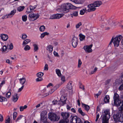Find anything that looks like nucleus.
<instances>
[{"mask_svg":"<svg viewBox=\"0 0 123 123\" xmlns=\"http://www.w3.org/2000/svg\"><path fill=\"white\" fill-rule=\"evenodd\" d=\"M31 49L30 46L28 45H26L24 48V50L25 51H27L30 50Z\"/></svg>","mask_w":123,"mask_h":123,"instance_id":"nucleus-39","label":"nucleus"},{"mask_svg":"<svg viewBox=\"0 0 123 123\" xmlns=\"http://www.w3.org/2000/svg\"><path fill=\"white\" fill-rule=\"evenodd\" d=\"M69 120H67L64 119H62L60 120L59 123H69Z\"/></svg>","mask_w":123,"mask_h":123,"instance_id":"nucleus-33","label":"nucleus"},{"mask_svg":"<svg viewBox=\"0 0 123 123\" xmlns=\"http://www.w3.org/2000/svg\"><path fill=\"white\" fill-rule=\"evenodd\" d=\"M52 84L51 83H49V84H48V85L47 86L46 88H45L43 90L44 91H46V90L48 91V87L50 86H52Z\"/></svg>","mask_w":123,"mask_h":123,"instance_id":"nucleus-46","label":"nucleus"},{"mask_svg":"<svg viewBox=\"0 0 123 123\" xmlns=\"http://www.w3.org/2000/svg\"><path fill=\"white\" fill-rule=\"evenodd\" d=\"M70 123H83L80 119L76 116L70 117Z\"/></svg>","mask_w":123,"mask_h":123,"instance_id":"nucleus-7","label":"nucleus"},{"mask_svg":"<svg viewBox=\"0 0 123 123\" xmlns=\"http://www.w3.org/2000/svg\"><path fill=\"white\" fill-rule=\"evenodd\" d=\"M55 89H54L53 88L52 89H51L49 90L48 89V90L47 91L46 90V91H44V92H45L46 91H47V92L46 93V94H47V95H46V96L48 95L49 94H51L52 93L55 91Z\"/></svg>","mask_w":123,"mask_h":123,"instance_id":"nucleus-24","label":"nucleus"},{"mask_svg":"<svg viewBox=\"0 0 123 123\" xmlns=\"http://www.w3.org/2000/svg\"><path fill=\"white\" fill-rule=\"evenodd\" d=\"M93 4L96 7L99 6L102 4V2L101 1H95Z\"/></svg>","mask_w":123,"mask_h":123,"instance_id":"nucleus-17","label":"nucleus"},{"mask_svg":"<svg viewBox=\"0 0 123 123\" xmlns=\"http://www.w3.org/2000/svg\"><path fill=\"white\" fill-rule=\"evenodd\" d=\"M110 98L108 95H106L104 98V101L105 103H108L109 102Z\"/></svg>","mask_w":123,"mask_h":123,"instance_id":"nucleus-19","label":"nucleus"},{"mask_svg":"<svg viewBox=\"0 0 123 123\" xmlns=\"http://www.w3.org/2000/svg\"><path fill=\"white\" fill-rule=\"evenodd\" d=\"M118 89L120 91H122L123 89V84H122L120 86Z\"/></svg>","mask_w":123,"mask_h":123,"instance_id":"nucleus-59","label":"nucleus"},{"mask_svg":"<svg viewBox=\"0 0 123 123\" xmlns=\"http://www.w3.org/2000/svg\"><path fill=\"white\" fill-rule=\"evenodd\" d=\"M44 73H43L39 72L37 73L36 74V75L38 77H42Z\"/></svg>","mask_w":123,"mask_h":123,"instance_id":"nucleus-36","label":"nucleus"},{"mask_svg":"<svg viewBox=\"0 0 123 123\" xmlns=\"http://www.w3.org/2000/svg\"><path fill=\"white\" fill-rule=\"evenodd\" d=\"M23 117V116L22 115H20L17 118L16 120V121H18L19 120H20Z\"/></svg>","mask_w":123,"mask_h":123,"instance_id":"nucleus-55","label":"nucleus"},{"mask_svg":"<svg viewBox=\"0 0 123 123\" xmlns=\"http://www.w3.org/2000/svg\"><path fill=\"white\" fill-rule=\"evenodd\" d=\"M38 78L36 79V81H42L43 80V79L42 77H38Z\"/></svg>","mask_w":123,"mask_h":123,"instance_id":"nucleus-51","label":"nucleus"},{"mask_svg":"<svg viewBox=\"0 0 123 123\" xmlns=\"http://www.w3.org/2000/svg\"><path fill=\"white\" fill-rule=\"evenodd\" d=\"M49 34V33L47 32H45L42 34L40 37L41 38H42L44 37L45 35H48Z\"/></svg>","mask_w":123,"mask_h":123,"instance_id":"nucleus-31","label":"nucleus"},{"mask_svg":"<svg viewBox=\"0 0 123 123\" xmlns=\"http://www.w3.org/2000/svg\"><path fill=\"white\" fill-rule=\"evenodd\" d=\"M22 18L23 21L25 22L27 20V16L26 15H24L22 16Z\"/></svg>","mask_w":123,"mask_h":123,"instance_id":"nucleus-45","label":"nucleus"},{"mask_svg":"<svg viewBox=\"0 0 123 123\" xmlns=\"http://www.w3.org/2000/svg\"><path fill=\"white\" fill-rule=\"evenodd\" d=\"M63 16V14H56L51 15L50 19H59L61 18Z\"/></svg>","mask_w":123,"mask_h":123,"instance_id":"nucleus-13","label":"nucleus"},{"mask_svg":"<svg viewBox=\"0 0 123 123\" xmlns=\"http://www.w3.org/2000/svg\"><path fill=\"white\" fill-rule=\"evenodd\" d=\"M78 111L79 113H80L82 116H84L85 115V113L83 112L81 108H79L78 110Z\"/></svg>","mask_w":123,"mask_h":123,"instance_id":"nucleus-38","label":"nucleus"},{"mask_svg":"<svg viewBox=\"0 0 123 123\" xmlns=\"http://www.w3.org/2000/svg\"><path fill=\"white\" fill-rule=\"evenodd\" d=\"M16 12V10L15 9H14L10 13L8 14L9 16V17L11 18L15 14Z\"/></svg>","mask_w":123,"mask_h":123,"instance_id":"nucleus-20","label":"nucleus"},{"mask_svg":"<svg viewBox=\"0 0 123 123\" xmlns=\"http://www.w3.org/2000/svg\"><path fill=\"white\" fill-rule=\"evenodd\" d=\"M123 38L121 35H119L114 38L113 37V43L114 46L115 47H118L119 45V42Z\"/></svg>","mask_w":123,"mask_h":123,"instance_id":"nucleus-6","label":"nucleus"},{"mask_svg":"<svg viewBox=\"0 0 123 123\" xmlns=\"http://www.w3.org/2000/svg\"><path fill=\"white\" fill-rule=\"evenodd\" d=\"M46 120V118L45 116H41V121L43 122V123L45 122Z\"/></svg>","mask_w":123,"mask_h":123,"instance_id":"nucleus-30","label":"nucleus"},{"mask_svg":"<svg viewBox=\"0 0 123 123\" xmlns=\"http://www.w3.org/2000/svg\"><path fill=\"white\" fill-rule=\"evenodd\" d=\"M27 37V36L26 34H23L22 36V39H25Z\"/></svg>","mask_w":123,"mask_h":123,"instance_id":"nucleus-54","label":"nucleus"},{"mask_svg":"<svg viewBox=\"0 0 123 123\" xmlns=\"http://www.w3.org/2000/svg\"><path fill=\"white\" fill-rule=\"evenodd\" d=\"M1 37V39L4 41L6 40L8 38L7 35L5 34H2Z\"/></svg>","mask_w":123,"mask_h":123,"instance_id":"nucleus-18","label":"nucleus"},{"mask_svg":"<svg viewBox=\"0 0 123 123\" xmlns=\"http://www.w3.org/2000/svg\"><path fill=\"white\" fill-rule=\"evenodd\" d=\"M87 7L88 9L87 11L88 12L94 11L96 9L93 3L88 5Z\"/></svg>","mask_w":123,"mask_h":123,"instance_id":"nucleus-11","label":"nucleus"},{"mask_svg":"<svg viewBox=\"0 0 123 123\" xmlns=\"http://www.w3.org/2000/svg\"><path fill=\"white\" fill-rule=\"evenodd\" d=\"M111 81V80L110 79L107 80L105 81V84L106 85L110 83Z\"/></svg>","mask_w":123,"mask_h":123,"instance_id":"nucleus-57","label":"nucleus"},{"mask_svg":"<svg viewBox=\"0 0 123 123\" xmlns=\"http://www.w3.org/2000/svg\"><path fill=\"white\" fill-rule=\"evenodd\" d=\"M47 112L46 111H42L41 113V116H45L47 114Z\"/></svg>","mask_w":123,"mask_h":123,"instance_id":"nucleus-37","label":"nucleus"},{"mask_svg":"<svg viewBox=\"0 0 123 123\" xmlns=\"http://www.w3.org/2000/svg\"><path fill=\"white\" fill-rule=\"evenodd\" d=\"M5 83V80H3L2 81L1 83L0 84V89L3 86V85Z\"/></svg>","mask_w":123,"mask_h":123,"instance_id":"nucleus-58","label":"nucleus"},{"mask_svg":"<svg viewBox=\"0 0 123 123\" xmlns=\"http://www.w3.org/2000/svg\"><path fill=\"white\" fill-rule=\"evenodd\" d=\"M93 45L91 44L89 45H86L84 46L83 47L84 50L86 53H91L92 51V50L91 48Z\"/></svg>","mask_w":123,"mask_h":123,"instance_id":"nucleus-9","label":"nucleus"},{"mask_svg":"<svg viewBox=\"0 0 123 123\" xmlns=\"http://www.w3.org/2000/svg\"><path fill=\"white\" fill-rule=\"evenodd\" d=\"M72 81H70L68 83L67 88L69 90H71L72 88Z\"/></svg>","mask_w":123,"mask_h":123,"instance_id":"nucleus-27","label":"nucleus"},{"mask_svg":"<svg viewBox=\"0 0 123 123\" xmlns=\"http://www.w3.org/2000/svg\"><path fill=\"white\" fill-rule=\"evenodd\" d=\"M47 49L50 52H51L53 50V47L52 46L50 45L47 47Z\"/></svg>","mask_w":123,"mask_h":123,"instance_id":"nucleus-28","label":"nucleus"},{"mask_svg":"<svg viewBox=\"0 0 123 123\" xmlns=\"http://www.w3.org/2000/svg\"><path fill=\"white\" fill-rule=\"evenodd\" d=\"M11 92H7V93L6 94V97L7 98H9L10 97L11 95Z\"/></svg>","mask_w":123,"mask_h":123,"instance_id":"nucleus-47","label":"nucleus"},{"mask_svg":"<svg viewBox=\"0 0 123 123\" xmlns=\"http://www.w3.org/2000/svg\"><path fill=\"white\" fill-rule=\"evenodd\" d=\"M7 99L6 98L0 95V102H3L7 101Z\"/></svg>","mask_w":123,"mask_h":123,"instance_id":"nucleus-32","label":"nucleus"},{"mask_svg":"<svg viewBox=\"0 0 123 123\" xmlns=\"http://www.w3.org/2000/svg\"><path fill=\"white\" fill-rule=\"evenodd\" d=\"M20 81V83L23 85L25 83L26 81V79L25 78H20L19 79Z\"/></svg>","mask_w":123,"mask_h":123,"instance_id":"nucleus-25","label":"nucleus"},{"mask_svg":"<svg viewBox=\"0 0 123 123\" xmlns=\"http://www.w3.org/2000/svg\"><path fill=\"white\" fill-rule=\"evenodd\" d=\"M25 8L24 6H20L18 7L17 9L20 12L23 10Z\"/></svg>","mask_w":123,"mask_h":123,"instance_id":"nucleus-41","label":"nucleus"},{"mask_svg":"<svg viewBox=\"0 0 123 123\" xmlns=\"http://www.w3.org/2000/svg\"><path fill=\"white\" fill-rule=\"evenodd\" d=\"M8 48L11 50L13 48V46L12 43H11L10 44H9L7 46Z\"/></svg>","mask_w":123,"mask_h":123,"instance_id":"nucleus-43","label":"nucleus"},{"mask_svg":"<svg viewBox=\"0 0 123 123\" xmlns=\"http://www.w3.org/2000/svg\"><path fill=\"white\" fill-rule=\"evenodd\" d=\"M87 10L86 8L84 9L83 10H82L80 11V14L81 15L84 14L85 12Z\"/></svg>","mask_w":123,"mask_h":123,"instance_id":"nucleus-42","label":"nucleus"},{"mask_svg":"<svg viewBox=\"0 0 123 123\" xmlns=\"http://www.w3.org/2000/svg\"><path fill=\"white\" fill-rule=\"evenodd\" d=\"M36 8V6H30V11H29V9L28 8H27V10L26 11V12H28V13H29L30 12L32 11V10H34Z\"/></svg>","mask_w":123,"mask_h":123,"instance_id":"nucleus-21","label":"nucleus"},{"mask_svg":"<svg viewBox=\"0 0 123 123\" xmlns=\"http://www.w3.org/2000/svg\"><path fill=\"white\" fill-rule=\"evenodd\" d=\"M27 106L26 105H25L24 106H20L19 107L20 111H22L24 109H26L27 108Z\"/></svg>","mask_w":123,"mask_h":123,"instance_id":"nucleus-34","label":"nucleus"},{"mask_svg":"<svg viewBox=\"0 0 123 123\" xmlns=\"http://www.w3.org/2000/svg\"><path fill=\"white\" fill-rule=\"evenodd\" d=\"M123 111H121L119 110L118 113L117 114H114L113 115V119L114 121L116 122H123Z\"/></svg>","mask_w":123,"mask_h":123,"instance_id":"nucleus-4","label":"nucleus"},{"mask_svg":"<svg viewBox=\"0 0 123 123\" xmlns=\"http://www.w3.org/2000/svg\"><path fill=\"white\" fill-rule=\"evenodd\" d=\"M65 95L64 96L62 95V96L60 99L61 101L62 102L63 105H64L65 104L66 102L67 99V98L66 97V96H67V94H65Z\"/></svg>","mask_w":123,"mask_h":123,"instance_id":"nucleus-14","label":"nucleus"},{"mask_svg":"<svg viewBox=\"0 0 123 123\" xmlns=\"http://www.w3.org/2000/svg\"><path fill=\"white\" fill-rule=\"evenodd\" d=\"M71 42L74 48H75L78 44V39L74 36L73 35L72 39Z\"/></svg>","mask_w":123,"mask_h":123,"instance_id":"nucleus-8","label":"nucleus"},{"mask_svg":"<svg viewBox=\"0 0 123 123\" xmlns=\"http://www.w3.org/2000/svg\"><path fill=\"white\" fill-rule=\"evenodd\" d=\"M8 118L6 120V123H10V116H8Z\"/></svg>","mask_w":123,"mask_h":123,"instance_id":"nucleus-49","label":"nucleus"},{"mask_svg":"<svg viewBox=\"0 0 123 123\" xmlns=\"http://www.w3.org/2000/svg\"><path fill=\"white\" fill-rule=\"evenodd\" d=\"M24 86V85H23L20 88H19L18 90V92H20L23 89Z\"/></svg>","mask_w":123,"mask_h":123,"instance_id":"nucleus-61","label":"nucleus"},{"mask_svg":"<svg viewBox=\"0 0 123 123\" xmlns=\"http://www.w3.org/2000/svg\"><path fill=\"white\" fill-rule=\"evenodd\" d=\"M9 15H5L4 16H3L2 17V18L3 19H4L5 18H10V17H9Z\"/></svg>","mask_w":123,"mask_h":123,"instance_id":"nucleus-53","label":"nucleus"},{"mask_svg":"<svg viewBox=\"0 0 123 123\" xmlns=\"http://www.w3.org/2000/svg\"><path fill=\"white\" fill-rule=\"evenodd\" d=\"M97 68L96 67L94 68L93 71H91L90 72V74H92L95 73L97 71Z\"/></svg>","mask_w":123,"mask_h":123,"instance_id":"nucleus-40","label":"nucleus"},{"mask_svg":"<svg viewBox=\"0 0 123 123\" xmlns=\"http://www.w3.org/2000/svg\"><path fill=\"white\" fill-rule=\"evenodd\" d=\"M53 103L54 105H55L57 104L58 102V101L57 100H54L53 102Z\"/></svg>","mask_w":123,"mask_h":123,"instance_id":"nucleus-64","label":"nucleus"},{"mask_svg":"<svg viewBox=\"0 0 123 123\" xmlns=\"http://www.w3.org/2000/svg\"><path fill=\"white\" fill-rule=\"evenodd\" d=\"M102 123H108L110 117V113L109 110H105L101 116Z\"/></svg>","mask_w":123,"mask_h":123,"instance_id":"nucleus-3","label":"nucleus"},{"mask_svg":"<svg viewBox=\"0 0 123 123\" xmlns=\"http://www.w3.org/2000/svg\"><path fill=\"white\" fill-rule=\"evenodd\" d=\"M7 49V47L6 45L4 46L2 49V51H5Z\"/></svg>","mask_w":123,"mask_h":123,"instance_id":"nucleus-60","label":"nucleus"},{"mask_svg":"<svg viewBox=\"0 0 123 123\" xmlns=\"http://www.w3.org/2000/svg\"><path fill=\"white\" fill-rule=\"evenodd\" d=\"M33 46L34 48V52L37 51L39 49L37 45L36 44H34L33 45Z\"/></svg>","mask_w":123,"mask_h":123,"instance_id":"nucleus-29","label":"nucleus"},{"mask_svg":"<svg viewBox=\"0 0 123 123\" xmlns=\"http://www.w3.org/2000/svg\"><path fill=\"white\" fill-rule=\"evenodd\" d=\"M70 0L77 4H82L84 2V0Z\"/></svg>","mask_w":123,"mask_h":123,"instance_id":"nucleus-15","label":"nucleus"},{"mask_svg":"<svg viewBox=\"0 0 123 123\" xmlns=\"http://www.w3.org/2000/svg\"><path fill=\"white\" fill-rule=\"evenodd\" d=\"M48 118L51 121L55 122L58 121L60 119L59 116L54 113L50 112L48 114Z\"/></svg>","mask_w":123,"mask_h":123,"instance_id":"nucleus-5","label":"nucleus"},{"mask_svg":"<svg viewBox=\"0 0 123 123\" xmlns=\"http://www.w3.org/2000/svg\"><path fill=\"white\" fill-rule=\"evenodd\" d=\"M82 63V62H81L80 60V59H79L78 60V68L80 67Z\"/></svg>","mask_w":123,"mask_h":123,"instance_id":"nucleus-48","label":"nucleus"},{"mask_svg":"<svg viewBox=\"0 0 123 123\" xmlns=\"http://www.w3.org/2000/svg\"><path fill=\"white\" fill-rule=\"evenodd\" d=\"M112 42L113 43V37H112V39L111 40V41H110V43H109V44L108 45L109 46H111V45Z\"/></svg>","mask_w":123,"mask_h":123,"instance_id":"nucleus-62","label":"nucleus"},{"mask_svg":"<svg viewBox=\"0 0 123 123\" xmlns=\"http://www.w3.org/2000/svg\"><path fill=\"white\" fill-rule=\"evenodd\" d=\"M31 41V40L30 39H27L24 40L22 43V45L23 46H25L26 44L28 43Z\"/></svg>","mask_w":123,"mask_h":123,"instance_id":"nucleus-22","label":"nucleus"},{"mask_svg":"<svg viewBox=\"0 0 123 123\" xmlns=\"http://www.w3.org/2000/svg\"><path fill=\"white\" fill-rule=\"evenodd\" d=\"M48 69V65L47 64H45L44 68V70H47Z\"/></svg>","mask_w":123,"mask_h":123,"instance_id":"nucleus-56","label":"nucleus"},{"mask_svg":"<svg viewBox=\"0 0 123 123\" xmlns=\"http://www.w3.org/2000/svg\"><path fill=\"white\" fill-rule=\"evenodd\" d=\"M79 36L80 37V41L84 40L85 38V36L81 33L80 34H79Z\"/></svg>","mask_w":123,"mask_h":123,"instance_id":"nucleus-26","label":"nucleus"},{"mask_svg":"<svg viewBox=\"0 0 123 123\" xmlns=\"http://www.w3.org/2000/svg\"><path fill=\"white\" fill-rule=\"evenodd\" d=\"M82 106L85 108L84 109L86 110L87 111H89V109H90V107L89 106L82 103Z\"/></svg>","mask_w":123,"mask_h":123,"instance_id":"nucleus-23","label":"nucleus"},{"mask_svg":"<svg viewBox=\"0 0 123 123\" xmlns=\"http://www.w3.org/2000/svg\"><path fill=\"white\" fill-rule=\"evenodd\" d=\"M82 25L81 23V22H80L78 23L76 25V28H79L80 26L81 25Z\"/></svg>","mask_w":123,"mask_h":123,"instance_id":"nucleus-52","label":"nucleus"},{"mask_svg":"<svg viewBox=\"0 0 123 123\" xmlns=\"http://www.w3.org/2000/svg\"><path fill=\"white\" fill-rule=\"evenodd\" d=\"M55 71L56 74L58 76H61V74L60 69H57L55 70Z\"/></svg>","mask_w":123,"mask_h":123,"instance_id":"nucleus-35","label":"nucleus"},{"mask_svg":"<svg viewBox=\"0 0 123 123\" xmlns=\"http://www.w3.org/2000/svg\"><path fill=\"white\" fill-rule=\"evenodd\" d=\"M19 96L17 93L14 94L12 99L13 101L14 102H15L17 101L19 98Z\"/></svg>","mask_w":123,"mask_h":123,"instance_id":"nucleus-16","label":"nucleus"},{"mask_svg":"<svg viewBox=\"0 0 123 123\" xmlns=\"http://www.w3.org/2000/svg\"><path fill=\"white\" fill-rule=\"evenodd\" d=\"M29 17L32 21L35 20L39 17V15L38 13L35 14L33 13H31L29 15Z\"/></svg>","mask_w":123,"mask_h":123,"instance_id":"nucleus-12","label":"nucleus"},{"mask_svg":"<svg viewBox=\"0 0 123 123\" xmlns=\"http://www.w3.org/2000/svg\"><path fill=\"white\" fill-rule=\"evenodd\" d=\"M61 115L63 119L68 120H69L70 114L69 112H62Z\"/></svg>","mask_w":123,"mask_h":123,"instance_id":"nucleus-10","label":"nucleus"},{"mask_svg":"<svg viewBox=\"0 0 123 123\" xmlns=\"http://www.w3.org/2000/svg\"><path fill=\"white\" fill-rule=\"evenodd\" d=\"M73 15L74 16H76L78 15V12L76 11L74 12Z\"/></svg>","mask_w":123,"mask_h":123,"instance_id":"nucleus-63","label":"nucleus"},{"mask_svg":"<svg viewBox=\"0 0 123 123\" xmlns=\"http://www.w3.org/2000/svg\"><path fill=\"white\" fill-rule=\"evenodd\" d=\"M76 8L75 6L70 3H68L62 5L61 8L57 9V11L59 12L66 13L69 11V9H74Z\"/></svg>","mask_w":123,"mask_h":123,"instance_id":"nucleus-1","label":"nucleus"},{"mask_svg":"<svg viewBox=\"0 0 123 123\" xmlns=\"http://www.w3.org/2000/svg\"><path fill=\"white\" fill-rule=\"evenodd\" d=\"M17 114L16 112H14L13 114V119L15 120L17 116Z\"/></svg>","mask_w":123,"mask_h":123,"instance_id":"nucleus-50","label":"nucleus"},{"mask_svg":"<svg viewBox=\"0 0 123 123\" xmlns=\"http://www.w3.org/2000/svg\"><path fill=\"white\" fill-rule=\"evenodd\" d=\"M119 95L116 93H115L113 96L114 104L116 106H121L119 107V109L121 111H123V101H121L119 99Z\"/></svg>","mask_w":123,"mask_h":123,"instance_id":"nucleus-2","label":"nucleus"},{"mask_svg":"<svg viewBox=\"0 0 123 123\" xmlns=\"http://www.w3.org/2000/svg\"><path fill=\"white\" fill-rule=\"evenodd\" d=\"M45 29V27L44 25L41 26L39 30L41 31H43Z\"/></svg>","mask_w":123,"mask_h":123,"instance_id":"nucleus-44","label":"nucleus"}]
</instances>
